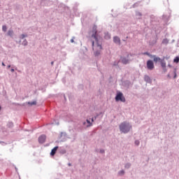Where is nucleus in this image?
<instances>
[{
	"instance_id": "10",
	"label": "nucleus",
	"mask_w": 179,
	"mask_h": 179,
	"mask_svg": "<svg viewBox=\"0 0 179 179\" xmlns=\"http://www.w3.org/2000/svg\"><path fill=\"white\" fill-rule=\"evenodd\" d=\"M8 36H10V37H12L13 36V31L9 30L7 33Z\"/></svg>"
},
{
	"instance_id": "20",
	"label": "nucleus",
	"mask_w": 179,
	"mask_h": 179,
	"mask_svg": "<svg viewBox=\"0 0 179 179\" xmlns=\"http://www.w3.org/2000/svg\"><path fill=\"white\" fill-rule=\"evenodd\" d=\"M120 176H122V174H124V171H121L120 172H119Z\"/></svg>"
},
{
	"instance_id": "28",
	"label": "nucleus",
	"mask_w": 179,
	"mask_h": 179,
	"mask_svg": "<svg viewBox=\"0 0 179 179\" xmlns=\"http://www.w3.org/2000/svg\"><path fill=\"white\" fill-rule=\"evenodd\" d=\"M83 125H86V122H85L83 123Z\"/></svg>"
},
{
	"instance_id": "9",
	"label": "nucleus",
	"mask_w": 179,
	"mask_h": 179,
	"mask_svg": "<svg viewBox=\"0 0 179 179\" xmlns=\"http://www.w3.org/2000/svg\"><path fill=\"white\" fill-rule=\"evenodd\" d=\"M128 62H129V60L127 59L126 58L122 59V64H128Z\"/></svg>"
},
{
	"instance_id": "23",
	"label": "nucleus",
	"mask_w": 179,
	"mask_h": 179,
	"mask_svg": "<svg viewBox=\"0 0 179 179\" xmlns=\"http://www.w3.org/2000/svg\"><path fill=\"white\" fill-rule=\"evenodd\" d=\"M94 122V119L92 117V122Z\"/></svg>"
},
{
	"instance_id": "15",
	"label": "nucleus",
	"mask_w": 179,
	"mask_h": 179,
	"mask_svg": "<svg viewBox=\"0 0 179 179\" xmlns=\"http://www.w3.org/2000/svg\"><path fill=\"white\" fill-rule=\"evenodd\" d=\"M161 65H162V68H166V63L165 62H161Z\"/></svg>"
},
{
	"instance_id": "29",
	"label": "nucleus",
	"mask_w": 179,
	"mask_h": 179,
	"mask_svg": "<svg viewBox=\"0 0 179 179\" xmlns=\"http://www.w3.org/2000/svg\"><path fill=\"white\" fill-rule=\"evenodd\" d=\"M177 76V75L176 74H175V76H174V78H176Z\"/></svg>"
},
{
	"instance_id": "8",
	"label": "nucleus",
	"mask_w": 179,
	"mask_h": 179,
	"mask_svg": "<svg viewBox=\"0 0 179 179\" xmlns=\"http://www.w3.org/2000/svg\"><path fill=\"white\" fill-rule=\"evenodd\" d=\"M153 58H154V62H159L161 61L160 57H157L156 56H153Z\"/></svg>"
},
{
	"instance_id": "14",
	"label": "nucleus",
	"mask_w": 179,
	"mask_h": 179,
	"mask_svg": "<svg viewBox=\"0 0 179 179\" xmlns=\"http://www.w3.org/2000/svg\"><path fill=\"white\" fill-rule=\"evenodd\" d=\"M2 30H3V31H6V30H8V27H6V25H3V26L2 27Z\"/></svg>"
},
{
	"instance_id": "22",
	"label": "nucleus",
	"mask_w": 179,
	"mask_h": 179,
	"mask_svg": "<svg viewBox=\"0 0 179 179\" xmlns=\"http://www.w3.org/2000/svg\"><path fill=\"white\" fill-rule=\"evenodd\" d=\"M145 79H149V76H145Z\"/></svg>"
},
{
	"instance_id": "3",
	"label": "nucleus",
	"mask_w": 179,
	"mask_h": 179,
	"mask_svg": "<svg viewBox=\"0 0 179 179\" xmlns=\"http://www.w3.org/2000/svg\"><path fill=\"white\" fill-rule=\"evenodd\" d=\"M115 100L117 101H122V103H125V97L124 96V94H122V92H117Z\"/></svg>"
},
{
	"instance_id": "30",
	"label": "nucleus",
	"mask_w": 179,
	"mask_h": 179,
	"mask_svg": "<svg viewBox=\"0 0 179 179\" xmlns=\"http://www.w3.org/2000/svg\"><path fill=\"white\" fill-rule=\"evenodd\" d=\"M0 110H1V107H0Z\"/></svg>"
},
{
	"instance_id": "2",
	"label": "nucleus",
	"mask_w": 179,
	"mask_h": 179,
	"mask_svg": "<svg viewBox=\"0 0 179 179\" xmlns=\"http://www.w3.org/2000/svg\"><path fill=\"white\" fill-rule=\"evenodd\" d=\"M131 128H132V127L127 122H123L120 124V130L121 132H123V134H128Z\"/></svg>"
},
{
	"instance_id": "21",
	"label": "nucleus",
	"mask_w": 179,
	"mask_h": 179,
	"mask_svg": "<svg viewBox=\"0 0 179 179\" xmlns=\"http://www.w3.org/2000/svg\"><path fill=\"white\" fill-rule=\"evenodd\" d=\"M10 71H11V72H15V69H11Z\"/></svg>"
},
{
	"instance_id": "12",
	"label": "nucleus",
	"mask_w": 179,
	"mask_h": 179,
	"mask_svg": "<svg viewBox=\"0 0 179 179\" xmlns=\"http://www.w3.org/2000/svg\"><path fill=\"white\" fill-rule=\"evenodd\" d=\"M87 127H92V122H90V120H87Z\"/></svg>"
},
{
	"instance_id": "27",
	"label": "nucleus",
	"mask_w": 179,
	"mask_h": 179,
	"mask_svg": "<svg viewBox=\"0 0 179 179\" xmlns=\"http://www.w3.org/2000/svg\"><path fill=\"white\" fill-rule=\"evenodd\" d=\"M9 68H10V65H8V69H9Z\"/></svg>"
},
{
	"instance_id": "25",
	"label": "nucleus",
	"mask_w": 179,
	"mask_h": 179,
	"mask_svg": "<svg viewBox=\"0 0 179 179\" xmlns=\"http://www.w3.org/2000/svg\"><path fill=\"white\" fill-rule=\"evenodd\" d=\"M71 43H73V39H71Z\"/></svg>"
},
{
	"instance_id": "1",
	"label": "nucleus",
	"mask_w": 179,
	"mask_h": 179,
	"mask_svg": "<svg viewBox=\"0 0 179 179\" xmlns=\"http://www.w3.org/2000/svg\"><path fill=\"white\" fill-rule=\"evenodd\" d=\"M92 33L91 38H94L95 40V43L94 41H92L94 55H95V57H99V55L101 54L103 47L101 46V43L99 42V37L97 36V26L94 25Z\"/></svg>"
},
{
	"instance_id": "7",
	"label": "nucleus",
	"mask_w": 179,
	"mask_h": 179,
	"mask_svg": "<svg viewBox=\"0 0 179 179\" xmlns=\"http://www.w3.org/2000/svg\"><path fill=\"white\" fill-rule=\"evenodd\" d=\"M113 41L116 44H120L121 43V40L120 39V38L118 36H115L113 38Z\"/></svg>"
},
{
	"instance_id": "16",
	"label": "nucleus",
	"mask_w": 179,
	"mask_h": 179,
	"mask_svg": "<svg viewBox=\"0 0 179 179\" xmlns=\"http://www.w3.org/2000/svg\"><path fill=\"white\" fill-rule=\"evenodd\" d=\"M144 55H148V57H152V55H150V54H149V52H145L143 53Z\"/></svg>"
},
{
	"instance_id": "5",
	"label": "nucleus",
	"mask_w": 179,
	"mask_h": 179,
	"mask_svg": "<svg viewBox=\"0 0 179 179\" xmlns=\"http://www.w3.org/2000/svg\"><path fill=\"white\" fill-rule=\"evenodd\" d=\"M45 139H46L45 135H41V136H39V138H38V142H39V143H44V142H45Z\"/></svg>"
},
{
	"instance_id": "18",
	"label": "nucleus",
	"mask_w": 179,
	"mask_h": 179,
	"mask_svg": "<svg viewBox=\"0 0 179 179\" xmlns=\"http://www.w3.org/2000/svg\"><path fill=\"white\" fill-rule=\"evenodd\" d=\"M139 141H135V145H136L137 146L139 145Z\"/></svg>"
},
{
	"instance_id": "6",
	"label": "nucleus",
	"mask_w": 179,
	"mask_h": 179,
	"mask_svg": "<svg viewBox=\"0 0 179 179\" xmlns=\"http://www.w3.org/2000/svg\"><path fill=\"white\" fill-rule=\"evenodd\" d=\"M57 150H58V146L55 147L50 152V156H55V154L57 153Z\"/></svg>"
},
{
	"instance_id": "17",
	"label": "nucleus",
	"mask_w": 179,
	"mask_h": 179,
	"mask_svg": "<svg viewBox=\"0 0 179 179\" xmlns=\"http://www.w3.org/2000/svg\"><path fill=\"white\" fill-rule=\"evenodd\" d=\"M22 44L24 45H27V41H23V43H22Z\"/></svg>"
},
{
	"instance_id": "11",
	"label": "nucleus",
	"mask_w": 179,
	"mask_h": 179,
	"mask_svg": "<svg viewBox=\"0 0 179 179\" xmlns=\"http://www.w3.org/2000/svg\"><path fill=\"white\" fill-rule=\"evenodd\" d=\"M28 104L30 106H36L37 104V102L36 101H34L32 102H28Z\"/></svg>"
},
{
	"instance_id": "19",
	"label": "nucleus",
	"mask_w": 179,
	"mask_h": 179,
	"mask_svg": "<svg viewBox=\"0 0 179 179\" xmlns=\"http://www.w3.org/2000/svg\"><path fill=\"white\" fill-rule=\"evenodd\" d=\"M21 37L22 38H24V37H27V35L22 34Z\"/></svg>"
},
{
	"instance_id": "4",
	"label": "nucleus",
	"mask_w": 179,
	"mask_h": 179,
	"mask_svg": "<svg viewBox=\"0 0 179 179\" xmlns=\"http://www.w3.org/2000/svg\"><path fill=\"white\" fill-rule=\"evenodd\" d=\"M147 68L150 71H152V69H155V64H153V62L152 60H148L147 62Z\"/></svg>"
},
{
	"instance_id": "24",
	"label": "nucleus",
	"mask_w": 179,
	"mask_h": 179,
	"mask_svg": "<svg viewBox=\"0 0 179 179\" xmlns=\"http://www.w3.org/2000/svg\"><path fill=\"white\" fill-rule=\"evenodd\" d=\"M51 65H54V62H51Z\"/></svg>"
},
{
	"instance_id": "26",
	"label": "nucleus",
	"mask_w": 179,
	"mask_h": 179,
	"mask_svg": "<svg viewBox=\"0 0 179 179\" xmlns=\"http://www.w3.org/2000/svg\"><path fill=\"white\" fill-rule=\"evenodd\" d=\"M3 66H5V63H2Z\"/></svg>"
},
{
	"instance_id": "13",
	"label": "nucleus",
	"mask_w": 179,
	"mask_h": 179,
	"mask_svg": "<svg viewBox=\"0 0 179 179\" xmlns=\"http://www.w3.org/2000/svg\"><path fill=\"white\" fill-rule=\"evenodd\" d=\"M173 62H176V64H178V62H179V57H176L174 59Z\"/></svg>"
}]
</instances>
